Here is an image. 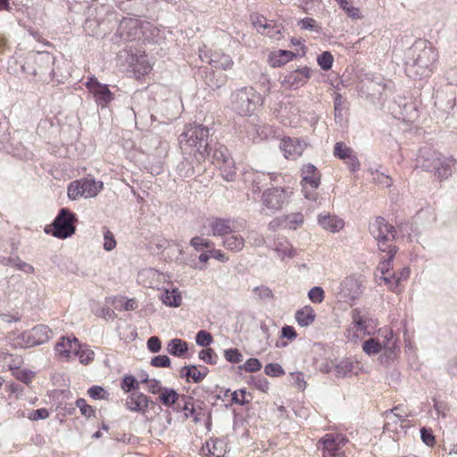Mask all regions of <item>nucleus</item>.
Here are the masks:
<instances>
[{
    "instance_id": "obj_29",
    "label": "nucleus",
    "mask_w": 457,
    "mask_h": 457,
    "mask_svg": "<svg viewBox=\"0 0 457 457\" xmlns=\"http://www.w3.org/2000/svg\"><path fill=\"white\" fill-rule=\"evenodd\" d=\"M275 178L273 173L256 172L253 174L252 180V192L258 194L261 192L264 186L268 185V182H271Z\"/></svg>"
},
{
    "instance_id": "obj_19",
    "label": "nucleus",
    "mask_w": 457,
    "mask_h": 457,
    "mask_svg": "<svg viewBox=\"0 0 457 457\" xmlns=\"http://www.w3.org/2000/svg\"><path fill=\"white\" fill-rule=\"evenodd\" d=\"M21 137V133L20 131H15L12 137L10 136L9 142L4 144L1 148L4 149L13 156L21 159H29L31 153L27 150L26 146L21 141H19Z\"/></svg>"
},
{
    "instance_id": "obj_4",
    "label": "nucleus",
    "mask_w": 457,
    "mask_h": 457,
    "mask_svg": "<svg viewBox=\"0 0 457 457\" xmlns=\"http://www.w3.org/2000/svg\"><path fill=\"white\" fill-rule=\"evenodd\" d=\"M453 166V159L445 157L431 146L424 145L419 149L415 168H421L426 171L434 172L438 179L443 180L452 175Z\"/></svg>"
},
{
    "instance_id": "obj_34",
    "label": "nucleus",
    "mask_w": 457,
    "mask_h": 457,
    "mask_svg": "<svg viewBox=\"0 0 457 457\" xmlns=\"http://www.w3.org/2000/svg\"><path fill=\"white\" fill-rule=\"evenodd\" d=\"M181 400V395L174 388L164 387L160 395L159 401L166 407H170Z\"/></svg>"
},
{
    "instance_id": "obj_14",
    "label": "nucleus",
    "mask_w": 457,
    "mask_h": 457,
    "mask_svg": "<svg viewBox=\"0 0 457 457\" xmlns=\"http://www.w3.org/2000/svg\"><path fill=\"white\" fill-rule=\"evenodd\" d=\"M302 185L304 197L309 200H316L315 190L320 185V174L317 168L311 163L302 168Z\"/></svg>"
},
{
    "instance_id": "obj_42",
    "label": "nucleus",
    "mask_w": 457,
    "mask_h": 457,
    "mask_svg": "<svg viewBox=\"0 0 457 457\" xmlns=\"http://www.w3.org/2000/svg\"><path fill=\"white\" fill-rule=\"evenodd\" d=\"M162 303L170 307H179L181 303V295L178 289L166 291L162 297Z\"/></svg>"
},
{
    "instance_id": "obj_54",
    "label": "nucleus",
    "mask_w": 457,
    "mask_h": 457,
    "mask_svg": "<svg viewBox=\"0 0 457 457\" xmlns=\"http://www.w3.org/2000/svg\"><path fill=\"white\" fill-rule=\"evenodd\" d=\"M190 245L193 246L196 251H200L203 248H212L214 243L210 239H206L201 237H194L190 240Z\"/></svg>"
},
{
    "instance_id": "obj_61",
    "label": "nucleus",
    "mask_w": 457,
    "mask_h": 457,
    "mask_svg": "<svg viewBox=\"0 0 457 457\" xmlns=\"http://www.w3.org/2000/svg\"><path fill=\"white\" fill-rule=\"evenodd\" d=\"M420 438L422 442L428 446H432L436 443L432 430L427 428H420Z\"/></svg>"
},
{
    "instance_id": "obj_48",
    "label": "nucleus",
    "mask_w": 457,
    "mask_h": 457,
    "mask_svg": "<svg viewBox=\"0 0 457 457\" xmlns=\"http://www.w3.org/2000/svg\"><path fill=\"white\" fill-rule=\"evenodd\" d=\"M298 25L303 29L310 30V31L315 32L317 34H320L322 31V29L320 26V24L314 19L310 18V17H305V18L301 19L298 21Z\"/></svg>"
},
{
    "instance_id": "obj_18",
    "label": "nucleus",
    "mask_w": 457,
    "mask_h": 457,
    "mask_svg": "<svg viewBox=\"0 0 457 457\" xmlns=\"http://www.w3.org/2000/svg\"><path fill=\"white\" fill-rule=\"evenodd\" d=\"M78 350H79V341L75 337H62L54 346L55 353L65 360H69Z\"/></svg>"
},
{
    "instance_id": "obj_51",
    "label": "nucleus",
    "mask_w": 457,
    "mask_h": 457,
    "mask_svg": "<svg viewBox=\"0 0 457 457\" xmlns=\"http://www.w3.org/2000/svg\"><path fill=\"white\" fill-rule=\"evenodd\" d=\"M353 153L344 142H337L334 146V155L340 160L347 159Z\"/></svg>"
},
{
    "instance_id": "obj_41",
    "label": "nucleus",
    "mask_w": 457,
    "mask_h": 457,
    "mask_svg": "<svg viewBox=\"0 0 457 457\" xmlns=\"http://www.w3.org/2000/svg\"><path fill=\"white\" fill-rule=\"evenodd\" d=\"M120 388L129 394L139 391V381L133 375L127 374L120 381Z\"/></svg>"
},
{
    "instance_id": "obj_16",
    "label": "nucleus",
    "mask_w": 457,
    "mask_h": 457,
    "mask_svg": "<svg viewBox=\"0 0 457 457\" xmlns=\"http://www.w3.org/2000/svg\"><path fill=\"white\" fill-rule=\"evenodd\" d=\"M312 70L308 66L298 68L288 72L281 81V84L288 89H298L304 86L310 77Z\"/></svg>"
},
{
    "instance_id": "obj_46",
    "label": "nucleus",
    "mask_w": 457,
    "mask_h": 457,
    "mask_svg": "<svg viewBox=\"0 0 457 457\" xmlns=\"http://www.w3.org/2000/svg\"><path fill=\"white\" fill-rule=\"evenodd\" d=\"M317 62L321 70L327 71L332 68L334 57L329 51H324L318 55Z\"/></svg>"
},
{
    "instance_id": "obj_56",
    "label": "nucleus",
    "mask_w": 457,
    "mask_h": 457,
    "mask_svg": "<svg viewBox=\"0 0 457 457\" xmlns=\"http://www.w3.org/2000/svg\"><path fill=\"white\" fill-rule=\"evenodd\" d=\"M213 341L212 336L206 330H199L195 336V343L199 346L207 347Z\"/></svg>"
},
{
    "instance_id": "obj_50",
    "label": "nucleus",
    "mask_w": 457,
    "mask_h": 457,
    "mask_svg": "<svg viewBox=\"0 0 457 457\" xmlns=\"http://www.w3.org/2000/svg\"><path fill=\"white\" fill-rule=\"evenodd\" d=\"M253 293L255 295V297L261 301H269L274 297L272 290L262 285L253 287Z\"/></svg>"
},
{
    "instance_id": "obj_43",
    "label": "nucleus",
    "mask_w": 457,
    "mask_h": 457,
    "mask_svg": "<svg viewBox=\"0 0 457 457\" xmlns=\"http://www.w3.org/2000/svg\"><path fill=\"white\" fill-rule=\"evenodd\" d=\"M353 325L357 331L362 332L364 335H370L367 320L361 315V312L358 309L353 311Z\"/></svg>"
},
{
    "instance_id": "obj_12",
    "label": "nucleus",
    "mask_w": 457,
    "mask_h": 457,
    "mask_svg": "<svg viewBox=\"0 0 457 457\" xmlns=\"http://www.w3.org/2000/svg\"><path fill=\"white\" fill-rule=\"evenodd\" d=\"M86 87L93 96L96 104L101 108L107 107L114 99V94L107 84L101 83L95 76H91L85 82Z\"/></svg>"
},
{
    "instance_id": "obj_39",
    "label": "nucleus",
    "mask_w": 457,
    "mask_h": 457,
    "mask_svg": "<svg viewBox=\"0 0 457 457\" xmlns=\"http://www.w3.org/2000/svg\"><path fill=\"white\" fill-rule=\"evenodd\" d=\"M318 448L328 452V454L339 451L336 445L333 433H328L322 436L318 442Z\"/></svg>"
},
{
    "instance_id": "obj_1",
    "label": "nucleus",
    "mask_w": 457,
    "mask_h": 457,
    "mask_svg": "<svg viewBox=\"0 0 457 457\" xmlns=\"http://www.w3.org/2000/svg\"><path fill=\"white\" fill-rule=\"evenodd\" d=\"M437 60V52L426 40H417L408 50L405 61V73L417 79L426 78Z\"/></svg>"
},
{
    "instance_id": "obj_20",
    "label": "nucleus",
    "mask_w": 457,
    "mask_h": 457,
    "mask_svg": "<svg viewBox=\"0 0 457 457\" xmlns=\"http://www.w3.org/2000/svg\"><path fill=\"white\" fill-rule=\"evenodd\" d=\"M305 144L299 138L285 137L281 140L280 148L287 159L295 160L302 155Z\"/></svg>"
},
{
    "instance_id": "obj_63",
    "label": "nucleus",
    "mask_w": 457,
    "mask_h": 457,
    "mask_svg": "<svg viewBox=\"0 0 457 457\" xmlns=\"http://www.w3.org/2000/svg\"><path fill=\"white\" fill-rule=\"evenodd\" d=\"M250 383L262 392H266L269 389V382L263 376L251 377Z\"/></svg>"
},
{
    "instance_id": "obj_9",
    "label": "nucleus",
    "mask_w": 457,
    "mask_h": 457,
    "mask_svg": "<svg viewBox=\"0 0 457 457\" xmlns=\"http://www.w3.org/2000/svg\"><path fill=\"white\" fill-rule=\"evenodd\" d=\"M211 157L212 162L220 170L223 179L233 181L236 178V167L228 149L221 144L215 143Z\"/></svg>"
},
{
    "instance_id": "obj_10",
    "label": "nucleus",
    "mask_w": 457,
    "mask_h": 457,
    "mask_svg": "<svg viewBox=\"0 0 457 457\" xmlns=\"http://www.w3.org/2000/svg\"><path fill=\"white\" fill-rule=\"evenodd\" d=\"M103 188V182L93 179H83L72 181L67 189L68 197L77 200L79 197H94Z\"/></svg>"
},
{
    "instance_id": "obj_3",
    "label": "nucleus",
    "mask_w": 457,
    "mask_h": 457,
    "mask_svg": "<svg viewBox=\"0 0 457 457\" xmlns=\"http://www.w3.org/2000/svg\"><path fill=\"white\" fill-rule=\"evenodd\" d=\"M160 30L151 22L143 21L136 18L124 17L120 21L119 27L112 37L114 44L133 41L140 38V34L145 39L157 41L156 37Z\"/></svg>"
},
{
    "instance_id": "obj_17",
    "label": "nucleus",
    "mask_w": 457,
    "mask_h": 457,
    "mask_svg": "<svg viewBox=\"0 0 457 457\" xmlns=\"http://www.w3.org/2000/svg\"><path fill=\"white\" fill-rule=\"evenodd\" d=\"M150 404L154 405L155 403L140 391L132 392L125 399V406L128 410L142 414L146 413Z\"/></svg>"
},
{
    "instance_id": "obj_25",
    "label": "nucleus",
    "mask_w": 457,
    "mask_h": 457,
    "mask_svg": "<svg viewBox=\"0 0 457 457\" xmlns=\"http://www.w3.org/2000/svg\"><path fill=\"white\" fill-rule=\"evenodd\" d=\"M318 224L324 229L332 233L339 231L344 227V220L336 215L329 213L320 214L318 216Z\"/></svg>"
},
{
    "instance_id": "obj_5",
    "label": "nucleus",
    "mask_w": 457,
    "mask_h": 457,
    "mask_svg": "<svg viewBox=\"0 0 457 457\" xmlns=\"http://www.w3.org/2000/svg\"><path fill=\"white\" fill-rule=\"evenodd\" d=\"M370 232L377 241L379 251L392 250L397 248L394 245L396 238V229L395 226L388 223L383 217H377L374 221L370 224Z\"/></svg>"
},
{
    "instance_id": "obj_45",
    "label": "nucleus",
    "mask_w": 457,
    "mask_h": 457,
    "mask_svg": "<svg viewBox=\"0 0 457 457\" xmlns=\"http://www.w3.org/2000/svg\"><path fill=\"white\" fill-rule=\"evenodd\" d=\"M75 356H78L80 363L87 365L90 363L95 358V353L87 346L82 347L79 344V350L76 351L74 353Z\"/></svg>"
},
{
    "instance_id": "obj_21",
    "label": "nucleus",
    "mask_w": 457,
    "mask_h": 457,
    "mask_svg": "<svg viewBox=\"0 0 457 457\" xmlns=\"http://www.w3.org/2000/svg\"><path fill=\"white\" fill-rule=\"evenodd\" d=\"M18 67L23 74L36 77L34 53H29L20 60L10 62L8 70L12 72H17Z\"/></svg>"
},
{
    "instance_id": "obj_59",
    "label": "nucleus",
    "mask_w": 457,
    "mask_h": 457,
    "mask_svg": "<svg viewBox=\"0 0 457 457\" xmlns=\"http://www.w3.org/2000/svg\"><path fill=\"white\" fill-rule=\"evenodd\" d=\"M225 359L230 363H239L243 360V355L237 348H229L224 351Z\"/></svg>"
},
{
    "instance_id": "obj_28",
    "label": "nucleus",
    "mask_w": 457,
    "mask_h": 457,
    "mask_svg": "<svg viewBox=\"0 0 457 457\" xmlns=\"http://www.w3.org/2000/svg\"><path fill=\"white\" fill-rule=\"evenodd\" d=\"M296 57V54L289 50H278L269 55V62L272 67H281Z\"/></svg>"
},
{
    "instance_id": "obj_58",
    "label": "nucleus",
    "mask_w": 457,
    "mask_h": 457,
    "mask_svg": "<svg viewBox=\"0 0 457 457\" xmlns=\"http://www.w3.org/2000/svg\"><path fill=\"white\" fill-rule=\"evenodd\" d=\"M264 372L267 376L278 378L285 374V370L278 363H268L264 367Z\"/></svg>"
},
{
    "instance_id": "obj_26",
    "label": "nucleus",
    "mask_w": 457,
    "mask_h": 457,
    "mask_svg": "<svg viewBox=\"0 0 457 457\" xmlns=\"http://www.w3.org/2000/svg\"><path fill=\"white\" fill-rule=\"evenodd\" d=\"M209 63L212 68L228 71L233 68L234 61L227 54L214 52L210 55Z\"/></svg>"
},
{
    "instance_id": "obj_2",
    "label": "nucleus",
    "mask_w": 457,
    "mask_h": 457,
    "mask_svg": "<svg viewBox=\"0 0 457 457\" xmlns=\"http://www.w3.org/2000/svg\"><path fill=\"white\" fill-rule=\"evenodd\" d=\"M210 136V129L207 126L190 123L179 136L180 147L185 154H193L195 162L199 164L211 156Z\"/></svg>"
},
{
    "instance_id": "obj_60",
    "label": "nucleus",
    "mask_w": 457,
    "mask_h": 457,
    "mask_svg": "<svg viewBox=\"0 0 457 457\" xmlns=\"http://www.w3.org/2000/svg\"><path fill=\"white\" fill-rule=\"evenodd\" d=\"M76 406L79 409L81 414L87 418H90L95 415L96 411L94 408L87 404L86 400L83 398H79L76 401Z\"/></svg>"
},
{
    "instance_id": "obj_64",
    "label": "nucleus",
    "mask_w": 457,
    "mask_h": 457,
    "mask_svg": "<svg viewBox=\"0 0 457 457\" xmlns=\"http://www.w3.org/2000/svg\"><path fill=\"white\" fill-rule=\"evenodd\" d=\"M151 365L158 368H167L170 365V359L167 355H157L152 358Z\"/></svg>"
},
{
    "instance_id": "obj_22",
    "label": "nucleus",
    "mask_w": 457,
    "mask_h": 457,
    "mask_svg": "<svg viewBox=\"0 0 457 457\" xmlns=\"http://www.w3.org/2000/svg\"><path fill=\"white\" fill-rule=\"evenodd\" d=\"M361 294V286L353 278H345L339 287L338 295L345 301H354Z\"/></svg>"
},
{
    "instance_id": "obj_35",
    "label": "nucleus",
    "mask_w": 457,
    "mask_h": 457,
    "mask_svg": "<svg viewBox=\"0 0 457 457\" xmlns=\"http://www.w3.org/2000/svg\"><path fill=\"white\" fill-rule=\"evenodd\" d=\"M180 377L185 378L187 382L200 383L202 379L196 365H185L180 370Z\"/></svg>"
},
{
    "instance_id": "obj_33",
    "label": "nucleus",
    "mask_w": 457,
    "mask_h": 457,
    "mask_svg": "<svg viewBox=\"0 0 457 457\" xmlns=\"http://www.w3.org/2000/svg\"><path fill=\"white\" fill-rule=\"evenodd\" d=\"M223 245L231 252H240L245 246V239L241 235H228L223 239Z\"/></svg>"
},
{
    "instance_id": "obj_52",
    "label": "nucleus",
    "mask_w": 457,
    "mask_h": 457,
    "mask_svg": "<svg viewBox=\"0 0 457 457\" xmlns=\"http://www.w3.org/2000/svg\"><path fill=\"white\" fill-rule=\"evenodd\" d=\"M393 285L391 286V291L396 292L399 287V284L402 280H405L410 276V269L408 267L403 268L401 270H399L397 273L393 272Z\"/></svg>"
},
{
    "instance_id": "obj_55",
    "label": "nucleus",
    "mask_w": 457,
    "mask_h": 457,
    "mask_svg": "<svg viewBox=\"0 0 457 457\" xmlns=\"http://www.w3.org/2000/svg\"><path fill=\"white\" fill-rule=\"evenodd\" d=\"M238 368L249 373L257 372L262 369V362L257 358H249L244 364L239 365Z\"/></svg>"
},
{
    "instance_id": "obj_23",
    "label": "nucleus",
    "mask_w": 457,
    "mask_h": 457,
    "mask_svg": "<svg viewBox=\"0 0 457 457\" xmlns=\"http://www.w3.org/2000/svg\"><path fill=\"white\" fill-rule=\"evenodd\" d=\"M231 220L219 217L209 219V228L213 237H226L233 231Z\"/></svg>"
},
{
    "instance_id": "obj_40",
    "label": "nucleus",
    "mask_w": 457,
    "mask_h": 457,
    "mask_svg": "<svg viewBox=\"0 0 457 457\" xmlns=\"http://www.w3.org/2000/svg\"><path fill=\"white\" fill-rule=\"evenodd\" d=\"M354 363L350 360H342L335 366L336 376L345 378L353 372Z\"/></svg>"
},
{
    "instance_id": "obj_47",
    "label": "nucleus",
    "mask_w": 457,
    "mask_h": 457,
    "mask_svg": "<svg viewBox=\"0 0 457 457\" xmlns=\"http://www.w3.org/2000/svg\"><path fill=\"white\" fill-rule=\"evenodd\" d=\"M253 27L260 32L261 29H270L273 26V21H268L263 15L259 13H253L250 16Z\"/></svg>"
},
{
    "instance_id": "obj_11",
    "label": "nucleus",
    "mask_w": 457,
    "mask_h": 457,
    "mask_svg": "<svg viewBox=\"0 0 457 457\" xmlns=\"http://www.w3.org/2000/svg\"><path fill=\"white\" fill-rule=\"evenodd\" d=\"M36 76L43 79L46 75L51 79L59 80V77L62 76L59 72L56 66L55 57L49 52H36L34 53Z\"/></svg>"
},
{
    "instance_id": "obj_30",
    "label": "nucleus",
    "mask_w": 457,
    "mask_h": 457,
    "mask_svg": "<svg viewBox=\"0 0 457 457\" xmlns=\"http://www.w3.org/2000/svg\"><path fill=\"white\" fill-rule=\"evenodd\" d=\"M409 416L410 412L402 404L385 411L386 420H391L395 424L405 421Z\"/></svg>"
},
{
    "instance_id": "obj_24",
    "label": "nucleus",
    "mask_w": 457,
    "mask_h": 457,
    "mask_svg": "<svg viewBox=\"0 0 457 457\" xmlns=\"http://www.w3.org/2000/svg\"><path fill=\"white\" fill-rule=\"evenodd\" d=\"M226 452V444L220 438H211L202 447V453L208 457H223Z\"/></svg>"
},
{
    "instance_id": "obj_13",
    "label": "nucleus",
    "mask_w": 457,
    "mask_h": 457,
    "mask_svg": "<svg viewBox=\"0 0 457 457\" xmlns=\"http://www.w3.org/2000/svg\"><path fill=\"white\" fill-rule=\"evenodd\" d=\"M290 195L287 188L272 187L263 191L262 202L271 213H275L283 208Z\"/></svg>"
},
{
    "instance_id": "obj_44",
    "label": "nucleus",
    "mask_w": 457,
    "mask_h": 457,
    "mask_svg": "<svg viewBox=\"0 0 457 457\" xmlns=\"http://www.w3.org/2000/svg\"><path fill=\"white\" fill-rule=\"evenodd\" d=\"M177 170L179 176L184 178H190L195 175L194 162L188 158H184L182 162L178 164Z\"/></svg>"
},
{
    "instance_id": "obj_62",
    "label": "nucleus",
    "mask_w": 457,
    "mask_h": 457,
    "mask_svg": "<svg viewBox=\"0 0 457 457\" xmlns=\"http://www.w3.org/2000/svg\"><path fill=\"white\" fill-rule=\"evenodd\" d=\"M116 246V240L112 233L109 229H105L104 233V248L106 251H112Z\"/></svg>"
},
{
    "instance_id": "obj_8",
    "label": "nucleus",
    "mask_w": 457,
    "mask_h": 457,
    "mask_svg": "<svg viewBox=\"0 0 457 457\" xmlns=\"http://www.w3.org/2000/svg\"><path fill=\"white\" fill-rule=\"evenodd\" d=\"M77 217L67 208L59 210L53 221L52 235L60 239H66L75 234Z\"/></svg>"
},
{
    "instance_id": "obj_32",
    "label": "nucleus",
    "mask_w": 457,
    "mask_h": 457,
    "mask_svg": "<svg viewBox=\"0 0 457 457\" xmlns=\"http://www.w3.org/2000/svg\"><path fill=\"white\" fill-rule=\"evenodd\" d=\"M188 351V344L180 339L173 338L167 345V352L177 357H182Z\"/></svg>"
},
{
    "instance_id": "obj_31",
    "label": "nucleus",
    "mask_w": 457,
    "mask_h": 457,
    "mask_svg": "<svg viewBox=\"0 0 457 457\" xmlns=\"http://www.w3.org/2000/svg\"><path fill=\"white\" fill-rule=\"evenodd\" d=\"M273 250L283 260L285 258H292L293 247L289 241L285 237H278L274 243Z\"/></svg>"
},
{
    "instance_id": "obj_37",
    "label": "nucleus",
    "mask_w": 457,
    "mask_h": 457,
    "mask_svg": "<svg viewBox=\"0 0 457 457\" xmlns=\"http://www.w3.org/2000/svg\"><path fill=\"white\" fill-rule=\"evenodd\" d=\"M398 248H393L392 250H386V256L384 260L380 261L378 265V270L381 272V274L387 275L392 274V262L395 253H397Z\"/></svg>"
},
{
    "instance_id": "obj_7",
    "label": "nucleus",
    "mask_w": 457,
    "mask_h": 457,
    "mask_svg": "<svg viewBox=\"0 0 457 457\" xmlns=\"http://www.w3.org/2000/svg\"><path fill=\"white\" fill-rule=\"evenodd\" d=\"M260 100V94L253 87H243L231 93L232 109L240 116L251 114Z\"/></svg>"
},
{
    "instance_id": "obj_27",
    "label": "nucleus",
    "mask_w": 457,
    "mask_h": 457,
    "mask_svg": "<svg viewBox=\"0 0 457 457\" xmlns=\"http://www.w3.org/2000/svg\"><path fill=\"white\" fill-rule=\"evenodd\" d=\"M295 319L300 327H309L314 322L316 313L312 306L306 305L295 312Z\"/></svg>"
},
{
    "instance_id": "obj_53",
    "label": "nucleus",
    "mask_w": 457,
    "mask_h": 457,
    "mask_svg": "<svg viewBox=\"0 0 457 457\" xmlns=\"http://www.w3.org/2000/svg\"><path fill=\"white\" fill-rule=\"evenodd\" d=\"M308 298L313 303H321L325 298V292L321 287H313L308 292Z\"/></svg>"
},
{
    "instance_id": "obj_57",
    "label": "nucleus",
    "mask_w": 457,
    "mask_h": 457,
    "mask_svg": "<svg viewBox=\"0 0 457 457\" xmlns=\"http://www.w3.org/2000/svg\"><path fill=\"white\" fill-rule=\"evenodd\" d=\"M88 395L94 400L107 399L109 393L100 386H93L87 390Z\"/></svg>"
},
{
    "instance_id": "obj_6",
    "label": "nucleus",
    "mask_w": 457,
    "mask_h": 457,
    "mask_svg": "<svg viewBox=\"0 0 457 457\" xmlns=\"http://www.w3.org/2000/svg\"><path fill=\"white\" fill-rule=\"evenodd\" d=\"M52 334V330L46 325L39 324L13 337L12 345L15 349L31 348L48 342Z\"/></svg>"
},
{
    "instance_id": "obj_15",
    "label": "nucleus",
    "mask_w": 457,
    "mask_h": 457,
    "mask_svg": "<svg viewBox=\"0 0 457 457\" xmlns=\"http://www.w3.org/2000/svg\"><path fill=\"white\" fill-rule=\"evenodd\" d=\"M395 345V340L393 339V332L386 331L382 343L377 338L365 340L362 343V351L369 356L378 354L383 348L389 350L390 353H392Z\"/></svg>"
},
{
    "instance_id": "obj_49",
    "label": "nucleus",
    "mask_w": 457,
    "mask_h": 457,
    "mask_svg": "<svg viewBox=\"0 0 457 457\" xmlns=\"http://www.w3.org/2000/svg\"><path fill=\"white\" fill-rule=\"evenodd\" d=\"M198 357L200 360H202L204 362L214 365L218 362V355L214 352L213 349L207 347L205 349H203L199 352Z\"/></svg>"
},
{
    "instance_id": "obj_36",
    "label": "nucleus",
    "mask_w": 457,
    "mask_h": 457,
    "mask_svg": "<svg viewBox=\"0 0 457 457\" xmlns=\"http://www.w3.org/2000/svg\"><path fill=\"white\" fill-rule=\"evenodd\" d=\"M205 84L212 90L220 88L227 81L226 75L211 71L205 76Z\"/></svg>"
},
{
    "instance_id": "obj_38",
    "label": "nucleus",
    "mask_w": 457,
    "mask_h": 457,
    "mask_svg": "<svg viewBox=\"0 0 457 457\" xmlns=\"http://www.w3.org/2000/svg\"><path fill=\"white\" fill-rule=\"evenodd\" d=\"M284 228L295 230L303 224L304 217L301 212L290 213L283 216Z\"/></svg>"
}]
</instances>
